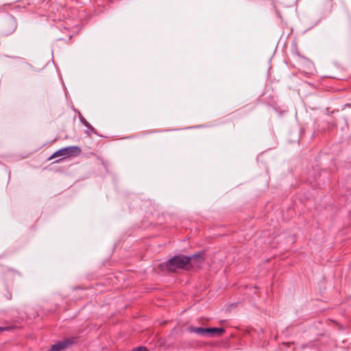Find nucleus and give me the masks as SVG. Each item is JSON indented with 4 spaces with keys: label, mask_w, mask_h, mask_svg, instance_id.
<instances>
[{
    "label": "nucleus",
    "mask_w": 351,
    "mask_h": 351,
    "mask_svg": "<svg viewBox=\"0 0 351 351\" xmlns=\"http://www.w3.org/2000/svg\"><path fill=\"white\" fill-rule=\"evenodd\" d=\"M190 257L184 255L176 256L167 262V268L170 271H176L178 269H182L189 265Z\"/></svg>",
    "instance_id": "f257e3e1"
},
{
    "label": "nucleus",
    "mask_w": 351,
    "mask_h": 351,
    "mask_svg": "<svg viewBox=\"0 0 351 351\" xmlns=\"http://www.w3.org/2000/svg\"><path fill=\"white\" fill-rule=\"evenodd\" d=\"M81 153V149L77 146H69L62 148L56 152L51 157L50 159L59 157H73L77 156Z\"/></svg>",
    "instance_id": "f03ea898"
},
{
    "label": "nucleus",
    "mask_w": 351,
    "mask_h": 351,
    "mask_svg": "<svg viewBox=\"0 0 351 351\" xmlns=\"http://www.w3.org/2000/svg\"><path fill=\"white\" fill-rule=\"evenodd\" d=\"M16 27L17 23L15 19L12 16H10L3 23L2 34L5 36H8L16 30Z\"/></svg>",
    "instance_id": "7ed1b4c3"
},
{
    "label": "nucleus",
    "mask_w": 351,
    "mask_h": 351,
    "mask_svg": "<svg viewBox=\"0 0 351 351\" xmlns=\"http://www.w3.org/2000/svg\"><path fill=\"white\" fill-rule=\"evenodd\" d=\"M75 340L76 338L75 337L64 339L63 340L58 341L53 344L51 346L50 351H62L75 343Z\"/></svg>",
    "instance_id": "20e7f679"
},
{
    "label": "nucleus",
    "mask_w": 351,
    "mask_h": 351,
    "mask_svg": "<svg viewBox=\"0 0 351 351\" xmlns=\"http://www.w3.org/2000/svg\"><path fill=\"white\" fill-rule=\"evenodd\" d=\"M190 257L189 265L192 267L199 268L202 264H203L205 258L204 257V253L199 252L195 254L192 255Z\"/></svg>",
    "instance_id": "39448f33"
},
{
    "label": "nucleus",
    "mask_w": 351,
    "mask_h": 351,
    "mask_svg": "<svg viewBox=\"0 0 351 351\" xmlns=\"http://www.w3.org/2000/svg\"><path fill=\"white\" fill-rule=\"evenodd\" d=\"M224 332L223 328H206V337H221Z\"/></svg>",
    "instance_id": "423d86ee"
},
{
    "label": "nucleus",
    "mask_w": 351,
    "mask_h": 351,
    "mask_svg": "<svg viewBox=\"0 0 351 351\" xmlns=\"http://www.w3.org/2000/svg\"><path fill=\"white\" fill-rule=\"evenodd\" d=\"M189 331L206 337V328L191 326L189 328Z\"/></svg>",
    "instance_id": "0eeeda50"
},
{
    "label": "nucleus",
    "mask_w": 351,
    "mask_h": 351,
    "mask_svg": "<svg viewBox=\"0 0 351 351\" xmlns=\"http://www.w3.org/2000/svg\"><path fill=\"white\" fill-rule=\"evenodd\" d=\"M84 125L89 129L93 130V128L90 125V124L84 119L82 120Z\"/></svg>",
    "instance_id": "6e6552de"
},
{
    "label": "nucleus",
    "mask_w": 351,
    "mask_h": 351,
    "mask_svg": "<svg viewBox=\"0 0 351 351\" xmlns=\"http://www.w3.org/2000/svg\"><path fill=\"white\" fill-rule=\"evenodd\" d=\"M132 351H147V348L145 347H139L136 349H134Z\"/></svg>",
    "instance_id": "1a4fd4ad"
},
{
    "label": "nucleus",
    "mask_w": 351,
    "mask_h": 351,
    "mask_svg": "<svg viewBox=\"0 0 351 351\" xmlns=\"http://www.w3.org/2000/svg\"><path fill=\"white\" fill-rule=\"evenodd\" d=\"M8 328H3V327H0V332H1L2 331L5 330H8Z\"/></svg>",
    "instance_id": "9d476101"
}]
</instances>
